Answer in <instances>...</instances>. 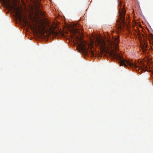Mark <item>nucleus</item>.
<instances>
[{"label":"nucleus","instance_id":"nucleus-1","mask_svg":"<svg viewBox=\"0 0 153 153\" xmlns=\"http://www.w3.org/2000/svg\"><path fill=\"white\" fill-rule=\"evenodd\" d=\"M71 33L72 36L76 40L77 45L79 49L83 52L86 53L88 51L91 56L94 57L95 54L94 50H95L93 44L94 41L92 39L90 40V42L83 41L82 40V34L80 31L77 28L74 27L72 29Z\"/></svg>","mask_w":153,"mask_h":153},{"label":"nucleus","instance_id":"nucleus-2","mask_svg":"<svg viewBox=\"0 0 153 153\" xmlns=\"http://www.w3.org/2000/svg\"><path fill=\"white\" fill-rule=\"evenodd\" d=\"M118 10L119 16L117 21V32H119L125 27L128 28V24L125 22L126 19L125 16L126 13L125 5L123 0L119 1H118Z\"/></svg>","mask_w":153,"mask_h":153},{"label":"nucleus","instance_id":"nucleus-3","mask_svg":"<svg viewBox=\"0 0 153 153\" xmlns=\"http://www.w3.org/2000/svg\"><path fill=\"white\" fill-rule=\"evenodd\" d=\"M119 59L120 65L124 67L128 66L133 70H136L139 74H141L142 71H144L145 67L143 65L141 64L137 61L125 59L120 57H119Z\"/></svg>","mask_w":153,"mask_h":153},{"label":"nucleus","instance_id":"nucleus-4","mask_svg":"<svg viewBox=\"0 0 153 153\" xmlns=\"http://www.w3.org/2000/svg\"><path fill=\"white\" fill-rule=\"evenodd\" d=\"M4 4L8 10L10 11L12 10L15 13L16 18L20 22H21L22 21L25 24H28V21L25 19V17H27V16H24V18L23 17V15L21 11V10L19 7L13 4H12L9 0L6 1H4Z\"/></svg>","mask_w":153,"mask_h":153},{"label":"nucleus","instance_id":"nucleus-5","mask_svg":"<svg viewBox=\"0 0 153 153\" xmlns=\"http://www.w3.org/2000/svg\"><path fill=\"white\" fill-rule=\"evenodd\" d=\"M97 36L98 33L96 30V48L97 47V44H99L100 43L101 48L102 50H104L105 48V42L104 40L101 36H100V39L98 38Z\"/></svg>","mask_w":153,"mask_h":153},{"label":"nucleus","instance_id":"nucleus-6","mask_svg":"<svg viewBox=\"0 0 153 153\" xmlns=\"http://www.w3.org/2000/svg\"><path fill=\"white\" fill-rule=\"evenodd\" d=\"M100 43L99 44H97V46H99L100 47H99V48H100V51L101 52H105L106 51V46L105 43V48L104 50H102V49L101 48L100 46Z\"/></svg>","mask_w":153,"mask_h":153},{"label":"nucleus","instance_id":"nucleus-7","mask_svg":"<svg viewBox=\"0 0 153 153\" xmlns=\"http://www.w3.org/2000/svg\"><path fill=\"white\" fill-rule=\"evenodd\" d=\"M149 59L148 58V57L147 56H146L145 58H144V60L146 62H147L149 61Z\"/></svg>","mask_w":153,"mask_h":153},{"label":"nucleus","instance_id":"nucleus-8","mask_svg":"<svg viewBox=\"0 0 153 153\" xmlns=\"http://www.w3.org/2000/svg\"><path fill=\"white\" fill-rule=\"evenodd\" d=\"M39 13L42 16H43L44 15V13L42 12L40 10L39 11Z\"/></svg>","mask_w":153,"mask_h":153},{"label":"nucleus","instance_id":"nucleus-9","mask_svg":"<svg viewBox=\"0 0 153 153\" xmlns=\"http://www.w3.org/2000/svg\"><path fill=\"white\" fill-rule=\"evenodd\" d=\"M53 34L56 36H57L58 34L57 32H56L54 31L53 32Z\"/></svg>","mask_w":153,"mask_h":153},{"label":"nucleus","instance_id":"nucleus-10","mask_svg":"<svg viewBox=\"0 0 153 153\" xmlns=\"http://www.w3.org/2000/svg\"><path fill=\"white\" fill-rule=\"evenodd\" d=\"M96 57L97 56V50H96Z\"/></svg>","mask_w":153,"mask_h":153}]
</instances>
